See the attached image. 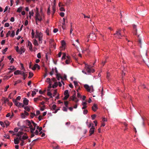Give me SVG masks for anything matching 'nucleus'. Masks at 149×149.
I'll list each match as a JSON object with an SVG mask.
<instances>
[{"instance_id": "nucleus-1", "label": "nucleus", "mask_w": 149, "mask_h": 149, "mask_svg": "<svg viewBox=\"0 0 149 149\" xmlns=\"http://www.w3.org/2000/svg\"><path fill=\"white\" fill-rule=\"evenodd\" d=\"M121 30V29H118L116 31V33L113 34L114 36L120 38V37H122L123 36L121 35L120 33Z\"/></svg>"}, {"instance_id": "nucleus-2", "label": "nucleus", "mask_w": 149, "mask_h": 149, "mask_svg": "<svg viewBox=\"0 0 149 149\" xmlns=\"http://www.w3.org/2000/svg\"><path fill=\"white\" fill-rule=\"evenodd\" d=\"M35 37L36 38H38V39H42L43 34L41 33H39L36 31Z\"/></svg>"}, {"instance_id": "nucleus-3", "label": "nucleus", "mask_w": 149, "mask_h": 149, "mask_svg": "<svg viewBox=\"0 0 149 149\" xmlns=\"http://www.w3.org/2000/svg\"><path fill=\"white\" fill-rule=\"evenodd\" d=\"M91 126V128L90 129V130L89 131V132L90 133L89 136H91L92 134H93L94 132V130H95V127L93 126V124Z\"/></svg>"}, {"instance_id": "nucleus-4", "label": "nucleus", "mask_w": 149, "mask_h": 149, "mask_svg": "<svg viewBox=\"0 0 149 149\" xmlns=\"http://www.w3.org/2000/svg\"><path fill=\"white\" fill-rule=\"evenodd\" d=\"M90 35L91 39L93 40H95L96 39V36L93 32L90 33Z\"/></svg>"}, {"instance_id": "nucleus-5", "label": "nucleus", "mask_w": 149, "mask_h": 149, "mask_svg": "<svg viewBox=\"0 0 149 149\" xmlns=\"http://www.w3.org/2000/svg\"><path fill=\"white\" fill-rule=\"evenodd\" d=\"M74 93L73 95L69 99L70 100H72L73 101H74V100L76 99V92L74 91Z\"/></svg>"}, {"instance_id": "nucleus-6", "label": "nucleus", "mask_w": 149, "mask_h": 149, "mask_svg": "<svg viewBox=\"0 0 149 149\" xmlns=\"http://www.w3.org/2000/svg\"><path fill=\"white\" fill-rule=\"evenodd\" d=\"M37 68L38 69H40V67L38 64H35L34 65V66L32 68H31V69L33 70H35Z\"/></svg>"}, {"instance_id": "nucleus-7", "label": "nucleus", "mask_w": 149, "mask_h": 149, "mask_svg": "<svg viewBox=\"0 0 149 149\" xmlns=\"http://www.w3.org/2000/svg\"><path fill=\"white\" fill-rule=\"evenodd\" d=\"M84 87L88 91L91 93V88L88 85L86 84H85L84 85Z\"/></svg>"}, {"instance_id": "nucleus-8", "label": "nucleus", "mask_w": 149, "mask_h": 149, "mask_svg": "<svg viewBox=\"0 0 149 149\" xmlns=\"http://www.w3.org/2000/svg\"><path fill=\"white\" fill-rule=\"evenodd\" d=\"M98 109V107L96 104H94L92 107V109L94 111H95L97 109Z\"/></svg>"}, {"instance_id": "nucleus-9", "label": "nucleus", "mask_w": 149, "mask_h": 149, "mask_svg": "<svg viewBox=\"0 0 149 149\" xmlns=\"http://www.w3.org/2000/svg\"><path fill=\"white\" fill-rule=\"evenodd\" d=\"M24 48L23 47H20V49H19L18 53L20 54H22V53H24L25 52L24 50H23Z\"/></svg>"}, {"instance_id": "nucleus-10", "label": "nucleus", "mask_w": 149, "mask_h": 149, "mask_svg": "<svg viewBox=\"0 0 149 149\" xmlns=\"http://www.w3.org/2000/svg\"><path fill=\"white\" fill-rule=\"evenodd\" d=\"M29 100L26 98H24L23 100V103L24 104L27 105L28 104Z\"/></svg>"}, {"instance_id": "nucleus-11", "label": "nucleus", "mask_w": 149, "mask_h": 149, "mask_svg": "<svg viewBox=\"0 0 149 149\" xmlns=\"http://www.w3.org/2000/svg\"><path fill=\"white\" fill-rule=\"evenodd\" d=\"M88 67L86 69V70L87 72L90 73L91 72H94V70L91 69L89 67V66L88 65Z\"/></svg>"}, {"instance_id": "nucleus-12", "label": "nucleus", "mask_w": 149, "mask_h": 149, "mask_svg": "<svg viewBox=\"0 0 149 149\" xmlns=\"http://www.w3.org/2000/svg\"><path fill=\"white\" fill-rule=\"evenodd\" d=\"M2 101H3V103L4 104H6V103H7V104H9V100L8 99L4 98L2 100Z\"/></svg>"}, {"instance_id": "nucleus-13", "label": "nucleus", "mask_w": 149, "mask_h": 149, "mask_svg": "<svg viewBox=\"0 0 149 149\" xmlns=\"http://www.w3.org/2000/svg\"><path fill=\"white\" fill-rule=\"evenodd\" d=\"M14 142L15 144H17L19 143V140L18 137L14 139Z\"/></svg>"}, {"instance_id": "nucleus-14", "label": "nucleus", "mask_w": 149, "mask_h": 149, "mask_svg": "<svg viewBox=\"0 0 149 149\" xmlns=\"http://www.w3.org/2000/svg\"><path fill=\"white\" fill-rule=\"evenodd\" d=\"M28 137L27 136V134L26 133H25L24 135L22 137V139L23 140L27 139H28Z\"/></svg>"}, {"instance_id": "nucleus-15", "label": "nucleus", "mask_w": 149, "mask_h": 149, "mask_svg": "<svg viewBox=\"0 0 149 149\" xmlns=\"http://www.w3.org/2000/svg\"><path fill=\"white\" fill-rule=\"evenodd\" d=\"M56 77L57 80L58 81L60 80V78H61L62 79V77L61 76L60 74H56Z\"/></svg>"}, {"instance_id": "nucleus-16", "label": "nucleus", "mask_w": 149, "mask_h": 149, "mask_svg": "<svg viewBox=\"0 0 149 149\" xmlns=\"http://www.w3.org/2000/svg\"><path fill=\"white\" fill-rule=\"evenodd\" d=\"M33 44L35 46H38V41L36 39H34L33 40Z\"/></svg>"}, {"instance_id": "nucleus-17", "label": "nucleus", "mask_w": 149, "mask_h": 149, "mask_svg": "<svg viewBox=\"0 0 149 149\" xmlns=\"http://www.w3.org/2000/svg\"><path fill=\"white\" fill-rule=\"evenodd\" d=\"M24 133L22 132H19L16 134V135L18 136H21Z\"/></svg>"}, {"instance_id": "nucleus-18", "label": "nucleus", "mask_w": 149, "mask_h": 149, "mask_svg": "<svg viewBox=\"0 0 149 149\" xmlns=\"http://www.w3.org/2000/svg\"><path fill=\"white\" fill-rule=\"evenodd\" d=\"M133 28L134 30L135 31V32L134 33V34L135 35L137 33V29H136V26L135 25H133Z\"/></svg>"}, {"instance_id": "nucleus-19", "label": "nucleus", "mask_w": 149, "mask_h": 149, "mask_svg": "<svg viewBox=\"0 0 149 149\" xmlns=\"http://www.w3.org/2000/svg\"><path fill=\"white\" fill-rule=\"evenodd\" d=\"M58 85V83L57 82H55L54 84L52 86V87L53 88H56Z\"/></svg>"}, {"instance_id": "nucleus-20", "label": "nucleus", "mask_w": 149, "mask_h": 149, "mask_svg": "<svg viewBox=\"0 0 149 149\" xmlns=\"http://www.w3.org/2000/svg\"><path fill=\"white\" fill-rule=\"evenodd\" d=\"M40 16V14L38 12H37L36 13V16H35L36 20V19L38 18Z\"/></svg>"}, {"instance_id": "nucleus-21", "label": "nucleus", "mask_w": 149, "mask_h": 149, "mask_svg": "<svg viewBox=\"0 0 149 149\" xmlns=\"http://www.w3.org/2000/svg\"><path fill=\"white\" fill-rule=\"evenodd\" d=\"M13 101L14 102V103H15V105L17 106H18V104L19 103V102H18L17 101H16V100H13Z\"/></svg>"}, {"instance_id": "nucleus-22", "label": "nucleus", "mask_w": 149, "mask_h": 149, "mask_svg": "<svg viewBox=\"0 0 149 149\" xmlns=\"http://www.w3.org/2000/svg\"><path fill=\"white\" fill-rule=\"evenodd\" d=\"M29 17L31 18V16H33V10H32L31 11H30L29 13Z\"/></svg>"}, {"instance_id": "nucleus-23", "label": "nucleus", "mask_w": 149, "mask_h": 149, "mask_svg": "<svg viewBox=\"0 0 149 149\" xmlns=\"http://www.w3.org/2000/svg\"><path fill=\"white\" fill-rule=\"evenodd\" d=\"M61 43L62 47H64L65 45V41L63 40H62L61 41Z\"/></svg>"}, {"instance_id": "nucleus-24", "label": "nucleus", "mask_w": 149, "mask_h": 149, "mask_svg": "<svg viewBox=\"0 0 149 149\" xmlns=\"http://www.w3.org/2000/svg\"><path fill=\"white\" fill-rule=\"evenodd\" d=\"M20 72V71L19 70H17L15 71L14 72V74L15 75H18L19 74V72Z\"/></svg>"}, {"instance_id": "nucleus-25", "label": "nucleus", "mask_w": 149, "mask_h": 149, "mask_svg": "<svg viewBox=\"0 0 149 149\" xmlns=\"http://www.w3.org/2000/svg\"><path fill=\"white\" fill-rule=\"evenodd\" d=\"M22 7H19L17 9V12H18V13H20V12H21V11L22 10Z\"/></svg>"}, {"instance_id": "nucleus-26", "label": "nucleus", "mask_w": 149, "mask_h": 149, "mask_svg": "<svg viewBox=\"0 0 149 149\" xmlns=\"http://www.w3.org/2000/svg\"><path fill=\"white\" fill-rule=\"evenodd\" d=\"M24 108L25 110L28 111H29L30 110V108L28 106L25 107H24Z\"/></svg>"}, {"instance_id": "nucleus-27", "label": "nucleus", "mask_w": 149, "mask_h": 149, "mask_svg": "<svg viewBox=\"0 0 149 149\" xmlns=\"http://www.w3.org/2000/svg\"><path fill=\"white\" fill-rule=\"evenodd\" d=\"M18 106L20 108L21 107H24V105L22 103L19 102V103Z\"/></svg>"}, {"instance_id": "nucleus-28", "label": "nucleus", "mask_w": 149, "mask_h": 149, "mask_svg": "<svg viewBox=\"0 0 149 149\" xmlns=\"http://www.w3.org/2000/svg\"><path fill=\"white\" fill-rule=\"evenodd\" d=\"M8 70H15L16 69V68H15V67L13 66H11L8 69Z\"/></svg>"}, {"instance_id": "nucleus-29", "label": "nucleus", "mask_w": 149, "mask_h": 149, "mask_svg": "<svg viewBox=\"0 0 149 149\" xmlns=\"http://www.w3.org/2000/svg\"><path fill=\"white\" fill-rule=\"evenodd\" d=\"M22 82V81L20 80H18L17 81H16L15 82V83L14 85L15 86L17 84L19 83Z\"/></svg>"}, {"instance_id": "nucleus-30", "label": "nucleus", "mask_w": 149, "mask_h": 149, "mask_svg": "<svg viewBox=\"0 0 149 149\" xmlns=\"http://www.w3.org/2000/svg\"><path fill=\"white\" fill-rule=\"evenodd\" d=\"M33 73L31 72H29V76L28 77L29 78H31L33 76Z\"/></svg>"}, {"instance_id": "nucleus-31", "label": "nucleus", "mask_w": 149, "mask_h": 149, "mask_svg": "<svg viewBox=\"0 0 149 149\" xmlns=\"http://www.w3.org/2000/svg\"><path fill=\"white\" fill-rule=\"evenodd\" d=\"M47 95L50 96V98H52V94L50 92H48L47 93Z\"/></svg>"}, {"instance_id": "nucleus-32", "label": "nucleus", "mask_w": 149, "mask_h": 149, "mask_svg": "<svg viewBox=\"0 0 149 149\" xmlns=\"http://www.w3.org/2000/svg\"><path fill=\"white\" fill-rule=\"evenodd\" d=\"M68 92H69V91H68V90H65L64 92V95H69L68 94Z\"/></svg>"}, {"instance_id": "nucleus-33", "label": "nucleus", "mask_w": 149, "mask_h": 149, "mask_svg": "<svg viewBox=\"0 0 149 149\" xmlns=\"http://www.w3.org/2000/svg\"><path fill=\"white\" fill-rule=\"evenodd\" d=\"M47 82H48L49 84L52 83L50 79L49 78H47Z\"/></svg>"}, {"instance_id": "nucleus-34", "label": "nucleus", "mask_w": 149, "mask_h": 149, "mask_svg": "<svg viewBox=\"0 0 149 149\" xmlns=\"http://www.w3.org/2000/svg\"><path fill=\"white\" fill-rule=\"evenodd\" d=\"M69 97V95H65V96L63 98V100H67L68 98Z\"/></svg>"}, {"instance_id": "nucleus-35", "label": "nucleus", "mask_w": 149, "mask_h": 149, "mask_svg": "<svg viewBox=\"0 0 149 149\" xmlns=\"http://www.w3.org/2000/svg\"><path fill=\"white\" fill-rule=\"evenodd\" d=\"M42 20V17L41 16H40L38 18L36 19V21H41Z\"/></svg>"}, {"instance_id": "nucleus-36", "label": "nucleus", "mask_w": 149, "mask_h": 149, "mask_svg": "<svg viewBox=\"0 0 149 149\" xmlns=\"http://www.w3.org/2000/svg\"><path fill=\"white\" fill-rule=\"evenodd\" d=\"M15 35V32L14 31H12V33L10 35V36L12 37H13Z\"/></svg>"}, {"instance_id": "nucleus-37", "label": "nucleus", "mask_w": 149, "mask_h": 149, "mask_svg": "<svg viewBox=\"0 0 149 149\" xmlns=\"http://www.w3.org/2000/svg\"><path fill=\"white\" fill-rule=\"evenodd\" d=\"M36 129V127H34L33 128L30 129V132L31 133H33L34 131Z\"/></svg>"}, {"instance_id": "nucleus-38", "label": "nucleus", "mask_w": 149, "mask_h": 149, "mask_svg": "<svg viewBox=\"0 0 149 149\" xmlns=\"http://www.w3.org/2000/svg\"><path fill=\"white\" fill-rule=\"evenodd\" d=\"M66 56V54L65 53H63V56L62 58V60H63V59H65V58Z\"/></svg>"}, {"instance_id": "nucleus-39", "label": "nucleus", "mask_w": 149, "mask_h": 149, "mask_svg": "<svg viewBox=\"0 0 149 149\" xmlns=\"http://www.w3.org/2000/svg\"><path fill=\"white\" fill-rule=\"evenodd\" d=\"M15 49L16 51V52L18 53L19 52V47L18 46H17V47H15Z\"/></svg>"}, {"instance_id": "nucleus-40", "label": "nucleus", "mask_w": 149, "mask_h": 149, "mask_svg": "<svg viewBox=\"0 0 149 149\" xmlns=\"http://www.w3.org/2000/svg\"><path fill=\"white\" fill-rule=\"evenodd\" d=\"M8 49V48L6 47L4 49L2 52L3 53V54H4L5 53V52L7 51Z\"/></svg>"}, {"instance_id": "nucleus-41", "label": "nucleus", "mask_w": 149, "mask_h": 149, "mask_svg": "<svg viewBox=\"0 0 149 149\" xmlns=\"http://www.w3.org/2000/svg\"><path fill=\"white\" fill-rule=\"evenodd\" d=\"M54 70L53 68H52V71L50 72V74L51 75H52L53 74Z\"/></svg>"}, {"instance_id": "nucleus-42", "label": "nucleus", "mask_w": 149, "mask_h": 149, "mask_svg": "<svg viewBox=\"0 0 149 149\" xmlns=\"http://www.w3.org/2000/svg\"><path fill=\"white\" fill-rule=\"evenodd\" d=\"M28 45L29 46H32L31 43L29 41L28 42Z\"/></svg>"}, {"instance_id": "nucleus-43", "label": "nucleus", "mask_w": 149, "mask_h": 149, "mask_svg": "<svg viewBox=\"0 0 149 149\" xmlns=\"http://www.w3.org/2000/svg\"><path fill=\"white\" fill-rule=\"evenodd\" d=\"M57 93V91L56 90H55L54 91V92L53 93V96H55Z\"/></svg>"}, {"instance_id": "nucleus-44", "label": "nucleus", "mask_w": 149, "mask_h": 149, "mask_svg": "<svg viewBox=\"0 0 149 149\" xmlns=\"http://www.w3.org/2000/svg\"><path fill=\"white\" fill-rule=\"evenodd\" d=\"M36 91H33L32 92V97H33L36 94Z\"/></svg>"}, {"instance_id": "nucleus-45", "label": "nucleus", "mask_w": 149, "mask_h": 149, "mask_svg": "<svg viewBox=\"0 0 149 149\" xmlns=\"http://www.w3.org/2000/svg\"><path fill=\"white\" fill-rule=\"evenodd\" d=\"M52 10H53V14L55 13L56 11L55 7V6H53L52 7Z\"/></svg>"}, {"instance_id": "nucleus-46", "label": "nucleus", "mask_w": 149, "mask_h": 149, "mask_svg": "<svg viewBox=\"0 0 149 149\" xmlns=\"http://www.w3.org/2000/svg\"><path fill=\"white\" fill-rule=\"evenodd\" d=\"M37 57L39 58H41L40 53H38L37 55Z\"/></svg>"}, {"instance_id": "nucleus-47", "label": "nucleus", "mask_w": 149, "mask_h": 149, "mask_svg": "<svg viewBox=\"0 0 149 149\" xmlns=\"http://www.w3.org/2000/svg\"><path fill=\"white\" fill-rule=\"evenodd\" d=\"M31 34L32 36V38H33L34 36V31L33 29H32V30Z\"/></svg>"}, {"instance_id": "nucleus-48", "label": "nucleus", "mask_w": 149, "mask_h": 149, "mask_svg": "<svg viewBox=\"0 0 149 149\" xmlns=\"http://www.w3.org/2000/svg\"><path fill=\"white\" fill-rule=\"evenodd\" d=\"M21 118H25V115L23 113H22L21 114Z\"/></svg>"}, {"instance_id": "nucleus-49", "label": "nucleus", "mask_w": 149, "mask_h": 149, "mask_svg": "<svg viewBox=\"0 0 149 149\" xmlns=\"http://www.w3.org/2000/svg\"><path fill=\"white\" fill-rule=\"evenodd\" d=\"M88 111L86 109H84L83 111V113L84 114H86L88 113Z\"/></svg>"}, {"instance_id": "nucleus-50", "label": "nucleus", "mask_w": 149, "mask_h": 149, "mask_svg": "<svg viewBox=\"0 0 149 149\" xmlns=\"http://www.w3.org/2000/svg\"><path fill=\"white\" fill-rule=\"evenodd\" d=\"M96 116V115L95 114L91 116L93 120H94Z\"/></svg>"}, {"instance_id": "nucleus-51", "label": "nucleus", "mask_w": 149, "mask_h": 149, "mask_svg": "<svg viewBox=\"0 0 149 149\" xmlns=\"http://www.w3.org/2000/svg\"><path fill=\"white\" fill-rule=\"evenodd\" d=\"M68 101H65L64 102V104L66 107H68Z\"/></svg>"}, {"instance_id": "nucleus-52", "label": "nucleus", "mask_w": 149, "mask_h": 149, "mask_svg": "<svg viewBox=\"0 0 149 149\" xmlns=\"http://www.w3.org/2000/svg\"><path fill=\"white\" fill-rule=\"evenodd\" d=\"M56 107V105L53 104L52 106V109L54 110H55Z\"/></svg>"}, {"instance_id": "nucleus-53", "label": "nucleus", "mask_w": 149, "mask_h": 149, "mask_svg": "<svg viewBox=\"0 0 149 149\" xmlns=\"http://www.w3.org/2000/svg\"><path fill=\"white\" fill-rule=\"evenodd\" d=\"M26 121L27 122V123H28V126H30V125H31V122H30V121H29V120H26Z\"/></svg>"}, {"instance_id": "nucleus-54", "label": "nucleus", "mask_w": 149, "mask_h": 149, "mask_svg": "<svg viewBox=\"0 0 149 149\" xmlns=\"http://www.w3.org/2000/svg\"><path fill=\"white\" fill-rule=\"evenodd\" d=\"M21 99V97L20 96H18L17 97L16 99L15 100H16V101L17 100H19Z\"/></svg>"}, {"instance_id": "nucleus-55", "label": "nucleus", "mask_w": 149, "mask_h": 149, "mask_svg": "<svg viewBox=\"0 0 149 149\" xmlns=\"http://www.w3.org/2000/svg\"><path fill=\"white\" fill-rule=\"evenodd\" d=\"M10 24L8 23H6L5 24V26L6 27H8L9 26Z\"/></svg>"}, {"instance_id": "nucleus-56", "label": "nucleus", "mask_w": 149, "mask_h": 149, "mask_svg": "<svg viewBox=\"0 0 149 149\" xmlns=\"http://www.w3.org/2000/svg\"><path fill=\"white\" fill-rule=\"evenodd\" d=\"M73 82H74V85L75 86H77L78 85V83L77 81H74Z\"/></svg>"}, {"instance_id": "nucleus-57", "label": "nucleus", "mask_w": 149, "mask_h": 149, "mask_svg": "<svg viewBox=\"0 0 149 149\" xmlns=\"http://www.w3.org/2000/svg\"><path fill=\"white\" fill-rule=\"evenodd\" d=\"M10 31H9L6 34V37H8L9 36V35L10 34Z\"/></svg>"}, {"instance_id": "nucleus-58", "label": "nucleus", "mask_w": 149, "mask_h": 149, "mask_svg": "<svg viewBox=\"0 0 149 149\" xmlns=\"http://www.w3.org/2000/svg\"><path fill=\"white\" fill-rule=\"evenodd\" d=\"M50 7H49L48 9V10H47V14H48L49 15L50 14Z\"/></svg>"}, {"instance_id": "nucleus-59", "label": "nucleus", "mask_w": 149, "mask_h": 149, "mask_svg": "<svg viewBox=\"0 0 149 149\" xmlns=\"http://www.w3.org/2000/svg\"><path fill=\"white\" fill-rule=\"evenodd\" d=\"M26 72H24L22 71H21L20 72H19V74H22V75H24V74H26Z\"/></svg>"}, {"instance_id": "nucleus-60", "label": "nucleus", "mask_w": 149, "mask_h": 149, "mask_svg": "<svg viewBox=\"0 0 149 149\" xmlns=\"http://www.w3.org/2000/svg\"><path fill=\"white\" fill-rule=\"evenodd\" d=\"M58 31V29H57L55 28L53 30V32L54 33H56Z\"/></svg>"}, {"instance_id": "nucleus-61", "label": "nucleus", "mask_w": 149, "mask_h": 149, "mask_svg": "<svg viewBox=\"0 0 149 149\" xmlns=\"http://www.w3.org/2000/svg\"><path fill=\"white\" fill-rule=\"evenodd\" d=\"M22 142L20 143V145L21 146H23L24 145V141L23 140L21 141Z\"/></svg>"}, {"instance_id": "nucleus-62", "label": "nucleus", "mask_w": 149, "mask_h": 149, "mask_svg": "<svg viewBox=\"0 0 149 149\" xmlns=\"http://www.w3.org/2000/svg\"><path fill=\"white\" fill-rule=\"evenodd\" d=\"M9 85H8L4 89L5 92H6L7 91L8 88H9Z\"/></svg>"}, {"instance_id": "nucleus-63", "label": "nucleus", "mask_w": 149, "mask_h": 149, "mask_svg": "<svg viewBox=\"0 0 149 149\" xmlns=\"http://www.w3.org/2000/svg\"><path fill=\"white\" fill-rule=\"evenodd\" d=\"M60 15L62 17H63L64 15V13L63 12H61L60 14Z\"/></svg>"}, {"instance_id": "nucleus-64", "label": "nucleus", "mask_w": 149, "mask_h": 149, "mask_svg": "<svg viewBox=\"0 0 149 149\" xmlns=\"http://www.w3.org/2000/svg\"><path fill=\"white\" fill-rule=\"evenodd\" d=\"M5 124L6 125V126H8L9 125V124H10L9 123L8 121H7L6 122H5Z\"/></svg>"}]
</instances>
